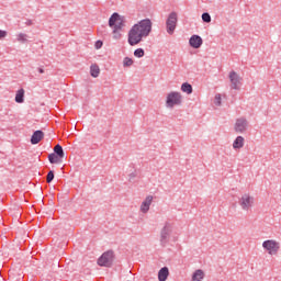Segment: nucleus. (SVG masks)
<instances>
[{
	"mask_svg": "<svg viewBox=\"0 0 281 281\" xmlns=\"http://www.w3.org/2000/svg\"><path fill=\"white\" fill-rule=\"evenodd\" d=\"M38 74H45V69L38 68Z\"/></svg>",
	"mask_w": 281,
	"mask_h": 281,
	"instance_id": "nucleus-32",
	"label": "nucleus"
},
{
	"mask_svg": "<svg viewBox=\"0 0 281 281\" xmlns=\"http://www.w3.org/2000/svg\"><path fill=\"white\" fill-rule=\"evenodd\" d=\"M189 45L193 47V49H199V47L203 45V38L199 35H192L189 40Z\"/></svg>",
	"mask_w": 281,
	"mask_h": 281,
	"instance_id": "nucleus-12",
	"label": "nucleus"
},
{
	"mask_svg": "<svg viewBox=\"0 0 281 281\" xmlns=\"http://www.w3.org/2000/svg\"><path fill=\"white\" fill-rule=\"evenodd\" d=\"M262 247L269 256H278V251H280V244L276 239L265 240Z\"/></svg>",
	"mask_w": 281,
	"mask_h": 281,
	"instance_id": "nucleus-7",
	"label": "nucleus"
},
{
	"mask_svg": "<svg viewBox=\"0 0 281 281\" xmlns=\"http://www.w3.org/2000/svg\"><path fill=\"white\" fill-rule=\"evenodd\" d=\"M114 258H115V255L113 254V250H108L99 257L97 265H99V267L111 268L113 267Z\"/></svg>",
	"mask_w": 281,
	"mask_h": 281,
	"instance_id": "nucleus-6",
	"label": "nucleus"
},
{
	"mask_svg": "<svg viewBox=\"0 0 281 281\" xmlns=\"http://www.w3.org/2000/svg\"><path fill=\"white\" fill-rule=\"evenodd\" d=\"M175 228V223L167 221L165 222L164 227L160 231V245L161 247H166L170 240V235L172 234V229Z\"/></svg>",
	"mask_w": 281,
	"mask_h": 281,
	"instance_id": "nucleus-3",
	"label": "nucleus"
},
{
	"mask_svg": "<svg viewBox=\"0 0 281 281\" xmlns=\"http://www.w3.org/2000/svg\"><path fill=\"white\" fill-rule=\"evenodd\" d=\"M205 278V272L201 269H198L193 272L191 281H202Z\"/></svg>",
	"mask_w": 281,
	"mask_h": 281,
	"instance_id": "nucleus-16",
	"label": "nucleus"
},
{
	"mask_svg": "<svg viewBox=\"0 0 281 281\" xmlns=\"http://www.w3.org/2000/svg\"><path fill=\"white\" fill-rule=\"evenodd\" d=\"M216 106H221L222 98L221 93L215 94V100H214Z\"/></svg>",
	"mask_w": 281,
	"mask_h": 281,
	"instance_id": "nucleus-27",
	"label": "nucleus"
},
{
	"mask_svg": "<svg viewBox=\"0 0 281 281\" xmlns=\"http://www.w3.org/2000/svg\"><path fill=\"white\" fill-rule=\"evenodd\" d=\"M202 21L204 23H212V16L210 15V13L205 12L202 14Z\"/></svg>",
	"mask_w": 281,
	"mask_h": 281,
	"instance_id": "nucleus-25",
	"label": "nucleus"
},
{
	"mask_svg": "<svg viewBox=\"0 0 281 281\" xmlns=\"http://www.w3.org/2000/svg\"><path fill=\"white\" fill-rule=\"evenodd\" d=\"M144 54H145L144 48H137L134 50V56L136 58H144Z\"/></svg>",
	"mask_w": 281,
	"mask_h": 281,
	"instance_id": "nucleus-24",
	"label": "nucleus"
},
{
	"mask_svg": "<svg viewBox=\"0 0 281 281\" xmlns=\"http://www.w3.org/2000/svg\"><path fill=\"white\" fill-rule=\"evenodd\" d=\"M169 276H170V270L168 269V267H164L158 271L159 281H167Z\"/></svg>",
	"mask_w": 281,
	"mask_h": 281,
	"instance_id": "nucleus-14",
	"label": "nucleus"
},
{
	"mask_svg": "<svg viewBox=\"0 0 281 281\" xmlns=\"http://www.w3.org/2000/svg\"><path fill=\"white\" fill-rule=\"evenodd\" d=\"M228 78L231 80V88L235 91H240V87L243 85V78L236 74V71L232 70L228 75Z\"/></svg>",
	"mask_w": 281,
	"mask_h": 281,
	"instance_id": "nucleus-9",
	"label": "nucleus"
},
{
	"mask_svg": "<svg viewBox=\"0 0 281 281\" xmlns=\"http://www.w3.org/2000/svg\"><path fill=\"white\" fill-rule=\"evenodd\" d=\"M124 16L120 13H113L109 19V26L112 27V34L114 41H120L122 38V29L124 27Z\"/></svg>",
	"mask_w": 281,
	"mask_h": 281,
	"instance_id": "nucleus-2",
	"label": "nucleus"
},
{
	"mask_svg": "<svg viewBox=\"0 0 281 281\" xmlns=\"http://www.w3.org/2000/svg\"><path fill=\"white\" fill-rule=\"evenodd\" d=\"M53 155H57L58 157H61V159H65V150L63 149V146H60L59 144H57L54 147V153Z\"/></svg>",
	"mask_w": 281,
	"mask_h": 281,
	"instance_id": "nucleus-17",
	"label": "nucleus"
},
{
	"mask_svg": "<svg viewBox=\"0 0 281 281\" xmlns=\"http://www.w3.org/2000/svg\"><path fill=\"white\" fill-rule=\"evenodd\" d=\"M102 45H104L102 43V41H97L95 44H94V47H95V49H102Z\"/></svg>",
	"mask_w": 281,
	"mask_h": 281,
	"instance_id": "nucleus-28",
	"label": "nucleus"
},
{
	"mask_svg": "<svg viewBox=\"0 0 281 281\" xmlns=\"http://www.w3.org/2000/svg\"><path fill=\"white\" fill-rule=\"evenodd\" d=\"M249 127V121L245 117H239L236 120L234 128L236 133H245Z\"/></svg>",
	"mask_w": 281,
	"mask_h": 281,
	"instance_id": "nucleus-10",
	"label": "nucleus"
},
{
	"mask_svg": "<svg viewBox=\"0 0 281 281\" xmlns=\"http://www.w3.org/2000/svg\"><path fill=\"white\" fill-rule=\"evenodd\" d=\"M183 103V97L181 92L172 91L167 94L166 106L167 109H175V106H180Z\"/></svg>",
	"mask_w": 281,
	"mask_h": 281,
	"instance_id": "nucleus-4",
	"label": "nucleus"
},
{
	"mask_svg": "<svg viewBox=\"0 0 281 281\" xmlns=\"http://www.w3.org/2000/svg\"><path fill=\"white\" fill-rule=\"evenodd\" d=\"M133 58L131 57H125L123 59V67H133Z\"/></svg>",
	"mask_w": 281,
	"mask_h": 281,
	"instance_id": "nucleus-22",
	"label": "nucleus"
},
{
	"mask_svg": "<svg viewBox=\"0 0 281 281\" xmlns=\"http://www.w3.org/2000/svg\"><path fill=\"white\" fill-rule=\"evenodd\" d=\"M153 32V21L150 19L140 20L137 24H134L128 32L127 43L131 47L139 45V43L150 36Z\"/></svg>",
	"mask_w": 281,
	"mask_h": 281,
	"instance_id": "nucleus-1",
	"label": "nucleus"
},
{
	"mask_svg": "<svg viewBox=\"0 0 281 281\" xmlns=\"http://www.w3.org/2000/svg\"><path fill=\"white\" fill-rule=\"evenodd\" d=\"M5 36H8V32L0 30V38H5Z\"/></svg>",
	"mask_w": 281,
	"mask_h": 281,
	"instance_id": "nucleus-29",
	"label": "nucleus"
},
{
	"mask_svg": "<svg viewBox=\"0 0 281 281\" xmlns=\"http://www.w3.org/2000/svg\"><path fill=\"white\" fill-rule=\"evenodd\" d=\"M48 161L49 164H60L63 161V158L56 154H49Z\"/></svg>",
	"mask_w": 281,
	"mask_h": 281,
	"instance_id": "nucleus-18",
	"label": "nucleus"
},
{
	"mask_svg": "<svg viewBox=\"0 0 281 281\" xmlns=\"http://www.w3.org/2000/svg\"><path fill=\"white\" fill-rule=\"evenodd\" d=\"M181 91L183 93H187L188 95L192 94V91H193L192 85H190L188 82L182 83L181 85Z\"/></svg>",
	"mask_w": 281,
	"mask_h": 281,
	"instance_id": "nucleus-19",
	"label": "nucleus"
},
{
	"mask_svg": "<svg viewBox=\"0 0 281 281\" xmlns=\"http://www.w3.org/2000/svg\"><path fill=\"white\" fill-rule=\"evenodd\" d=\"M18 42L19 43H27V34H25V33L18 34Z\"/></svg>",
	"mask_w": 281,
	"mask_h": 281,
	"instance_id": "nucleus-23",
	"label": "nucleus"
},
{
	"mask_svg": "<svg viewBox=\"0 0 281 281\" xmlns=\"http://www.w3.org/2000/svg\"><path fill=\"white\" fill-rule=\"evenodd\" d=\"M90 76H92V78H98V76H100V67L98 65H91Z\"/></svg>",
	"mask_w": 281,
	"mask_h": 281,
	"instance_id": "nucleus-21",
	"label": "nucleus"
},
{
	"mask_svg": "<svg viewBox=\"0 0 281 281\" xmlns=\"http://www.w3.org/2000/svg\"><path fill=\"white\" fill-rule=\"evenodd\" d=\"M25 25H27V26L33 25L32 20H26Z\"/></svg>",
	"mask_w": 281,
	"mask_h": 281,
	"instance_id": "nucleus-30",
	"label": "nucleus"
},
{
	"mask_svg": "<svg viewBox=\"0 0 281 281\" xmlns=\"http://www.w3.org/2000/svg\"><path fill=\"white\" fill-rule=\"evenodd\" d=\"M54 181V171H49L46 177V182L52 183Z\"/></svg>",
	"mask_w": 281,
	"mask_h": 281,
	"instance_id": "nucleus-26",
	"label": "nucleus"
},
{
	"mask_svg": "<svg viewBox=\"0 0 281 281\" xmlns=\"http://www.w3.org/2000/svg\"><path fill=\"white\" fill-rule=\"evenodd\" d=\"M137 177V175H135V173H130V181H131V179H135Z\"/></svg>",
	"mask_w": 281,
	"mask_h": 281,
	"instance_id": "nucleus-31",
	"label": "nucleus"
},
{
	"mask_svg": "<svg viewBox=\"0 0 281 281\" xmlns=\"http://www.w3.org/2000/svg\"><path fill=\"white\" fill-rule=\"evenodd\" d=\"M44 137H45V133L41 130H37L31 136V144L36 145V144L41 143Z\"/></svg>",
	"mask_w": 281,
	"mask_h": 281,
	"instance_id": "nucleus-13",
	"label": "nucleus"
},
{
	"mask_svg": "<svg viewBox=\"0 0 281 281\" xmlns=\"http://www.w3.org/2000/svg\"><path fill=\"white\" fill-rule=\"evenodd\" d=\"M153 195H147L140 204V212L143 214H148L150 205H153Z\"/></svg>",
	"mask_w": 281,
	"mask_h": 281,
	"instance_id": "nucleus-11",
	"label": "nucleus"
},
{
	"mask_svg": "<svg viewBox=\"0 0 281 281\" xmlns=\"http://www.w3.org/2000/svg\"><path fill=\"white\" fill-rule=\"evenodd\" d=\"M177 21H178L177 12H171L167 18L166 27H167V33L170 34V36H172V34H175V30H177Z\"/></svg>",
	"mask_w": 281,
	"mask_h": 281,
	"instance_id": "nucleus-8",
	"label": "nucleus"
},
{
	"mask_svg": "<svg viewBox=\"0 0 281 281\" xmlns=\"http://www.w3.org/2000/svg\"><path fill=\"white\" fill-rule=\"evenodd\" d=\"M243 146H245V137L237 136L236 139L233 143V148L235 150H240V148H243Z\"/></svg>",
	"mask_w": 281,
	"mask_h": 281,
	"instance_id": "nucleus-15",
	"label": "nucleus"
},
{
	"mask_svg": "<svg viewBox=\"0 0 281 281\" xmlns=\"http://www.w3.org/2000/svg\"><path fill=\"white\" fill-rule=\"evenodd\" d=\"M24 95H25V90L20 89L18 90L16 94H15V102H18V104H22V102L24 101Z\"/></svg>",
	"mask_w": 281,
	"mask_h": 281,
	"instance_id": "nucleus-20",
	"label": "nucleus"
},
{
	"mask_svg": "<svg viewBox=\"0 0 281 281\" xmlns=\"http://www.w3.org/2000/svg\"><path fill=\"white\" fill-rule=\"evenodd\" d=\"M255 202H256V199L254 198V195H251L249 193H245L240 196L238 204H239V207H241V210L244 212H249V210H251V207H254Z\"/></svg>",
	"mask_w": 281,
	"mask_h": 281,
	"instance_id": "nucleus-5",
	"label": "nucleus"
}]
</instances>
